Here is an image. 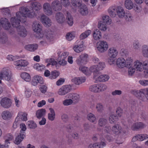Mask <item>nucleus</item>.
I'll return each instance as SVG.
<instances>
[{
	"instance_id": "nucleus-38",
	"label": "nucleus",
	"mask_w": 148,
	"mask_h": 148,
	"mask_svg": "<svg viewBox=\"0 0 148 148\" xmlns=\"http://www.w3.org/2000/svg\"><path fill=\"white\" fill-rule=\"evenodd\" d=\"M32 8L33 10H40L42 8L40 4L38 2H34L31 3Z\"/></svg>"
},
{
	"instance_id": "nucleus-53",
	"label": "nucleus",
	"mask_w": 148,
	"mask_h": 148,
	"mask_svg": "<svg viewBox=\"0 0 148 148\" xmlns=\"http://www.w3.org/2000/svg\"><path fill=\"white\" fill-rule=\"evenodd\" d=\"M88 120L90 122L94 123L96 120L95 116L92 113H89L87 115Z\"/></svg>"
},
{
	"instance_id": "nucleus-21",
	"label": "nucleus",
	"mask_w": 148,
	"mask_h": 148,
	"mask_svg": "<svg viewBox=\"0 0 148 148\" xmlns=\"http://www.w3.org/2000/svg\"><path fill=\"white\" fill-rule=\"evenodd\" d=\"M56 19L57 22L60 23H63L65 21V18L63 14L60 12L56 13Z\"/></svg>"
},
{
	"instance_id": "nucleus-55",
	"label": "nucleus",
	"mask_w": 148,
	"mask_h": 148,
	"mask_svg": "<svg viewBox=\"0 0 148 148\" xmlns=\"http://www.w3.org/2000/svg\"><path fill=\"white\" fill-rule=\"evenodd\" d=\"M117 119L118 117L117 116L114 114H112L110 116L109 120L110 123H112L115 121L117 120Z\"/></svg>"
},
{
	"instance_id": "nucleus-23",
	"label": "nucleus",
	"mask_w": 148,
	"mask_h": 148,
	"mask_svg": "<svg viewBox=\"0 0 148 148\" xmlns=\"http://www.w3.org/2000/svg\"><path fill=\"white\" fill-rule=\"evenodd\" d=\"M27 114L25 112H18L16 118H17L21 122L22 121H26L27 120Z\"/></svg>"
},
{
	"instance_id": "nucleus-44",
	"label": "nucleus",
	"mask_w": 148,
	"mask_h": 148,
	"mask_svg": "<svg viewBox=\"0 0 148 148\" xmlns=\"http://www.w3.org/2000/svg\"><path fill=\"white\" fill-rule=\"evenodd\" d=\"M133 47L136 51H140L141 45L138 40L134 41L133 43Z\"/></svg>"
},
{
	"instance_id": "nucleus-29",
	"label": "nucleus",
	"mask_w": 148,
	"mask_h": 148,
	"mask_svg": "<svg viewBox=\"0 0 148 148\" xmlns=\"http://www.w3.org/2000/svg\"><path fill=\"white\" fill-rule=\"evenodd\" d=\"M85 80V78L84 77H75L72 79V81L76 84L79 85L84 82Z\"/></svg>"
},
{
	"instance_id": "nucleus-2",
	"label": "nucleus",
	"mask_w": 148,
	"mask_h": 148,
	"mask_svg": "<svg viewBox=\"0 0 148 148\" xmlns=\"http://www.w3.org/2000/svg\"><path fill=\"white\" fill-rule=\"evenodd\" d=\"M133 60L130 57L124 58H119L116 61V64L119 68H123L124 67H129L132 65Z\"/></svg>"
},
{
	"instance_id": "nucleus-61",
	"label": "nucleus",
	"mask_w": 148,
	"mask_h": 148,
	"mask_svg": "<svg viewBox=\"0 0 148 148\" xmlns=\"http://www.w3.org/2000/svg\"><path fill=\"white\" fill-rule=\"evenodd\" d=\"M143 70V69L147 71L148 70V60H146L143 62L142 63ZM146 72L148 73L147 71Z\"/></svg>"
},
{
	"instance_id": "nucleus-4",
	"label": "nucleus",
	"mask_w": 148,
	"mask_h": 148,
	"mask_svg": "<svg viewBox=\"0 0 148 148\" xmlns=\"http://www.w3.org/2000/svg\"><path fill=\"white\" fill-rule=\"evenodd\" d=\"M12 74L10 71L7 68H5L2 69L0 72V79H5L7 81H12Z\"/></svg>"
},
{
	"instance_id": "nucleus-41",
	"label": "nucleus",
	"mask_w": 148,
	"mask_h": 148,
	"mask_svg": "<svg viewBox=\"0 0 148 148\" xmlns=\"http://www.w3.org/2000/svg\"><path fill=\"white\" fill-rule=\"evenodd\" d=\"M21 76L23 79L27 82H29L31 79L29 75L26 72L22 73L21 74Z\"/></svg>"
},
{
	"instance_id": "nucleus-19",
	"label": "nucleus",
	"mask_w": 148,
	"mask_h": 148,
	"mask_svg": "<svg viewBox=\"0 0 148 148\" xmlns=\"http://www.w3.org/2000/svg\"><path fill=\"white\" fill-rule=\"evenodd\" d=\"M0 23L6 29H8L10 27V22L8 21V19L5 18L1 19Z\"/></svg>"
},
{
	"instance_id": "nucleus-11",
	"label": "nucleus",
	"mask_w": 148,
	"mask_h": 148,
	"mask_svg": "<svg viewBox=\"0 0 148 148\" xmlns=\"http://www.w3.org/2000/svg\"><path fill=\"white\" fill-rule=\"evenodd\" d=\"M14 64L17 66V69L18 70H22V68L21 67L27 66L28 65V63L27 61L21 59L14 62Z\"/></svg>"
},
{
	"instance_id": "nucleus-17",
	"label": "nucleus",
	"mask_w": 148,
	"mask_h": 148,
	"mask_svg": "<svg viewBox=\"0 0 148 148\" xmlns=\"http://www.w3.org/2000/svg\"><path fill=\"white\" fill-rule=\"evenodd\" d=\"M118 6H112L109 8L108 12L109 15L112 17H115L117 15Z\"/></svg>"
},
{
	"instance_id": "nucleus-25",
	"label": "nucleus",
	"mask_w": 148,
	"mask_h": 148,
	"mask_svg": "<svg viewBox=\"0 0 148 148\" xmlns=\"http://www.w3.org/2000/svg\"><path fill=\"white\" fill-rule=\"evenodd\" d=\"M133 66L137 71H143L142 63L139 61L137 60L134 62Z\"/></svg>"
},
{
	"instance_id": "nucleus-39",
	"label": "nucleus",
	"mask_w": 148,
	"mask_h": 148,
	"mask_svg": "<svg viewBox=\"0 0 148 148\" xmlns=\"http://www.w3.org/2000/svg\"><path fill=\"white\" fill-rule=\"evenodd\" d=\"M107 123V120L106 118L102 117L99 118L98 124L99 126L102 127L105 125Z\"/></svg>"
},
{
	"instance_id": "nucleus-33",
	"label": "nucleus",
	"mask_w": 148,
	"mask_h": 148,
	"mask_svg": "<svg viewBox=\"0 0 148 148\" xmlns=\"http://www.w3.org/2000/svg\"><path fill=\"white\" fill-rule=\"evenodd\" d=\"M1 116L3 119L8 120L11 118L12 114L9 111L7 110L4 111L2 112Z\"/></svg>"
},
{
	"instance_id": "nucleus-59",
	"label": "nucleus",
	"mask_w": 148,
	"mask_h": 148,
	"mask_svg": "<svg viewBox=\"0 0 148 148\" xmlns=\"http://www.w3.org/2000/svg\"><path fill=\"white\" fill-rule=\"evenodd\" d=\"M125 20L127 21H130L132 20L133 16L130 13H126L124 17Z\"/></svg>"
},
{
	"instance_id": "nucleus-13",
	"label": "nucleus",
	"mask_w": 148,
	"mask_h": 148,
	"mask_svg": "<svg viewBox=\"0 0 148 148\" xmlns=\"http://www.w3.org/2000/svg\"><path fill=\"white\" fill-rule=\"evenodd\" d=\"M44 80L43 78L40 76L37 75L34 76L32 79V84L35 86L38 83L42 84L43 83Z\"/></svg>"
},
{
	"instance_id": "nucleus-27",
	"label": "nucleus",
	"mask_w": 148,
	"mask_h": 148,
	"mask_svg": "<svg viewBox=\"0 0 148 148\" xmlns=\"http://www.w3.org/2000/svg\"><path fill=\"white\" fill-rule=\"evenodd\" d=\"M99 136H100L99 139L101 141L97 142L98 148H103L106 146V142L105 141L103 134H100Z\"/></svg>"
},
{
	"instance_id": "nucleus-48",
	"label": "nucleus",
	"mask_w": 148,
	"mask_h": 148,
	"mask_svg": "<svg viewBox=\"0 0 148 148\" xmlns=\"http://www.w3.org/2000/svg\"><path fill=\"white\" fill-rule=\"evenodd\" d=\"M91 33V31L90 30H88L84 33H82L80 36V38L81 40H83L87 38L89 35Z\"/></svg>"
},
{
	"instance_id": "nucleus-32",
	"label": "nucleus",
	"mask_w": 148,
	"mask_h": 148,
	"mask_svg": "<svg viewBox=\"0 0 148 148\" xmlns=\"http://www.w3.org/2000/svg\"><path fill=\"white\" fill-rule=\"evenodd\" d=\"M93 36L94 39L96 40H99L101 38V33L99 29H97L94 31Z\"/></svg>"
},
{
	"instance_id": "nucleus-26",
	"label": "nucleus",
	"mask_w": 148,
	"mask_h": 148,
	"mask_svg": "<svg viewBox=\"0 0 148 148\" xmlns=\"http://www.w3.org/2000/svg\"><path fill=\"white\" fill-rule=\"evenodd\" d=\"M80 6V8L79 10L80 14L82 15L87 14L88 13V10L87 6L84 4H82Z\"/></svg>"
},
{
	"instance_id": "nucleus-5",
	"label": "nucleus",
	"mask_w": 148,
	"mask_h": 148,
	"mask_svg": "<svg viewBox=\"0 0 148 148\" xmlns=\"http://www.w3.org/2000/svg\"><path fill=\"white\" fill-rule=\"evenodd\" d=\"M94 77L97 82L107 81L110 78L109 76L107 75H101L100 72L94 73Z\"/></svg>"
},
{
	"instance_id": "nucleus-37",
	"label": "nucleus",
	"mask_w": 148,
	"mask_h": 148,
	"mask_svg": "<svg viewBox=\"0 0 148 148\" xmlns=\"http://www.w3.org/2000/svg\"><path fill=\"white\" fill-rule=\"evenodd\" d=\"M49 110L50 111V113L48 114V119L51 121H53L55 118V113L54 110L52 108H50Z\"/></svg>"
},
{
	"instance_id": "nucleus-40",
	"label": "nucleus",
	"mask_w": 148,
	"mask_h": 148,
	"mask_svg": "<svg viewBox=\"0 0 148 148\" xmlns=\"http://www.w3.org/2000/svg\"><path fill=\"white\" fill-rule=\"evenodd\" d=\"M143 56L145 57H148V46L146 45H143L142 48Z\"/></svg>"
},
{
	"instance_id": "nucleus-36",
	"label": "nucleus",
	"mask_w": 148,
	"mask_h": 148,
	"mask_svg": "<svg viewBox=\"0 0 148 148\" xmlns=\"http://www.w3.org/2000/svg\"><path fill=\"white\" fill-rule=\"evenodd\" d=\"M66 20L67 23L70 26H71L73 23L72 16L69 12H66Z\"/></svg>"
},
{
	"instance_id": "nucleus-51",
	"label": "nucleus",
	"mask_w": 148,
	"mask_h": 148,
	"mask_svg": "<svg viewBox=\"0 0 148 148\" xmlns=\"http://www.w3.org/2000/svg\"><path fill=\"white\" fill-rule=\"evenodd\" d=\"M4 138L5 140V143L7 144L8 143H10V141L13 139V137L10 134H8L5 136Z\"/></svg>"
},
{
	"instance_id": "nucleus-58",
	"label": "nucleus",
	"mask_w": 148,
	"mask_h": 148,
	"mask_svg": "<svg viewBox=\"0 0 148 148\" xmlns=\"http://www.w3.org/2000/svg\"><path fill=\"white\" fill-rule=\"evenodd\" d=\"M96 108L98 112H101L104 109V106L101 103H98L96 106Z\"/></svg>"
},
{
	"instance_id": "nucleus-12",
	"label": "nucleus",
	"mask_w": 148,
	"mask_h": 148,
	"mask_svg": "<svg viewBox=\"0 0 148 148\" xmlns=\"http://www.w3.org/2000/svg\"><path fill=\"white\" fill-rule=\"evenodd\" d=\"M0 103L1 106L4 108H8L11 106V101L7 97H4L2 99Z\"/></svg>"
},
{
	"instance_id": "nucleus-10",
	"label": "nucleus",
	"mask_w": 148,
	"mask_h": 148,
	"mask_svg": "<svg viewBox=\"0 0 148 148\" xmlns=\"http://www.w3.org/2000/svg\"><path fill=\"white\" fill-rule=\"evenodd\" d=\"M88 55L86 53L81 54L77 59L76 62L77 64L80 66L85 64L87 61Z\"/></svg>"
},
{
	"instance_id": "nucleus-52",
	"label": "nucleus",
	"mask_w": 148,
	"mask_h": 148,
	"mask_svg": "<svg viewBox=\"0 0 148 148\" xmlns=\"http://www.w3.org/2000/svg\"><path fill=\"white\" fill-rule=\"evenodd\" d=\"M98 84H96L90 86L89 88L90 90L94 92H99Z\"/></svg>"
},
{
	"instance_id": "nucleus-64",
	"label": "nucleus",
	"mask_w": 148,
	"mask_h": 148,
	"mask_svg": "<svg viewBox=\"0 0 148 148\" xmlns=\"http://www.w3.org/2000/svg\"><path fill=\"white\" fill-rule=\"evenodd\" d=\"M21 123L19 120H18L17 118H16L15 121L13 125V127L14 129L16 128L18 125L20 124Z\"/></svg>"
},
{
	"instance_id": "nucleus-45",
	"label": "nucleus",
	"mask_w": 148,
	"mask_h": 148,
	"mask_svg": "<svg viewBox=\"0 0 148 148\" xmlns=\"http://www.w3.org/2000/svg\"><path fill=\"white\" fill-rule=\"evenodd\" d=\"M71 3L73 6L76 7H79L82 4V0H71Z\"/></svg>"
},
{
	"instance_id": "nucleus-49",
	"label": "nucleus",
	"mask_w": 148,
	"mask_h": 148,
	"mask_svg": "<svg viewBox=\"0 0 148 148\" xmlns=\"http://www.w3.org/2000/svg\"><path fill=\"white\" fill-rule=\"evenodd\" d=\"M103 21L104 23L107 24H110L111 23L112 20L108 16H105L102 17Z\"/></svg>"
},
{
	"instance_id": "nucleus-30",
	"label": "nucleus",
	"mask_w": 148,
	"mask_h": 148,
	"mask_svg": "<svg viewBox=\"0 0 148 148\" xmlns=\"http://www.w3.org/2000/svg\"><path fill=\"white\" fill-rule=\"evenodd\" d=\"M126 13L125 12L123 8L121 6H118L117 14L118 17L121 18L124 17Z\"/></svg>"
},
{
	"instance_id": "nucleus-63",
	"label": "nucleus",
	"mask_w": 148,
	"mask_h": 148,
	"mask_svg": "<svg viewBox=\"0 0 148 148\" xmlns=\"http://www.w3.org/2000/svg\"><path fill=\"white\" fill-rule=\"evenodd\" d=\"M75 37V35L74 34H73L71 33H68L66 36L67 39L69 40L70 41L72 40Z\"/></svg>"
},
{
	"instance_id": "nucleus-24",
	"label": "nucleus",
	"mask_w": 148,
	"mask_h": 148,
	"mask_svg": "<svg viewBox=\"0 0 148 148\" xmlns=\"http://www.w3.org/2000/svg\"><path fill=\"white\" fill-rule=\"evenodd\" d=\"M144 125L141 122L134 123L132 126L131 128L133 130H137L144 128Z\"/></svg>"
},
{
	"instance_id": "nucleus-20",
	"label": "nucleus",
	"mask_w": 148,
	"mask_h": 148,
	"mask_svg": "<svg viewBox=\"0 0 148 148\" xmlns=\"http://www.w3.org/2000/svg\"><path fill=\"white\" fill-rule=\"evenodd\" d=\"M68 97L73 100L74 103H77L79 100V95L76 93H71L68 95Z\"/></svg>"
},
{
	"instance_id": "nucleus-34",
	"label": "nucleus",
	"mask_w": 148,
	"mask_h": 148,
	"mask_svg": "<svg viewBox=\"0 0 148 148\" xmlns=\"http://www.w3.org/2000/svg\"><path fill=\"white\" fill-rule=\"evenodd\" d=\"M38 48L37 44H35L32 45H29L25 47L26 49L31 51H34L36 50Z\"/></svg>"
},
{
	"instance_id": "nucleus-50",
	"label": "nucleus",
	"mask_w": 148,
	"mask_h": 148,
	"mask_svg": "<svg viewBox=\"0 0 148 148\" xmlns=\"http://www.w3.org/2000/svg\"><path fill=\"white\" fill-rule=\"evenodd\" d=\"M8 41V37L6 34H3L0 36V42L5 43Z\"/></svg>"
},
{
	"instance_id": "nucleus-8",
	"label": "nucleus",
	"mask_w": 148,
	"mask_h": 148,
	"mask_svg": "<svg viewBox=\"0 0 148 148\" xmlns=\"http://www.w3.org/2000/svg\"><path fill=\"white\" fill-rule=\"evenodd\" d=\"M146 89H141L140 90H133L132 91V93L137 97L141 100H143L145 98V94L147 93Z\"/></svg>"
},
{
	"instance_id": "nucleus-56",
	"label": "nucleus",
	"mask_w": 148,
	"mask_h": 148,
	"mask_svg": "<svg viewBox=\"0 0 148 148\" xmlns=\"http://www.w3.org/2000/svg\"><path fill=\"white\" fill-rule=\"evenodd\" d=\"M99 92L103 91L107 88L106 86L103 84H98Z\"/></svg>"
},
{
	"instance_id": "nucleus-3",
	"label": "nucleus",
	"mask_w": 148,
	"mask_h": 148,
	"mask_svg": "<svg viewBox=\"0 0 148 148\" xmlns=\"http://www.w3.org/2000/svg\"><path fill=\"white\" fill-rule=\"evenodd\" d=\"M65 59L64 58L60 57V56H59L58 58V60L59 65L53 58L46 59L45 61L46 62L48 63L47 65V66H48L50 65L51 64L52 65H56V69H58L59 68V65L64 66L66 64L67 62L65 60Z\"/></svg>"
},
{
	"instance_id": "nucleus-6",
	"label": "nucleus",
	"mask_w": 148,
	"mask_h": 148,
	"mask_svg": "<svg viewBox=\"0 0 148 148\" xmlns=\"http://www.w3.org/2000/svg\"><path fill=\"white\" fill-rule=\"evenodd\" d=\"M105 62H99L97 65H93L91 66L90 68L91 72L93 73H96L100 72V71L102 70L105 67Z\"/></svg>"
},
{
	"instance_id": "nucleus-16",
	"label": "nucleus",
	"mask_w": 148,
	"mask_h": 148,
	"mask_svg": "<svg viewBox=\"0 0 148 148\" xmlns=\"http://www.w3.org/2000/svg\"><path fill=\"white\" fill-rule=\"evenodd\" d=\"M32 27L34 31L37 33H40L42 31V26L38 21L33 22Z\"/></svg>"
},
{
	"instance_id": "nucleus-15",
	"label": "nucleus",
	"mask_w": 148,
	"mask_h": 148,
	"mask_svg": "<svg viewBox=\"0 0 148 148\" xmlns=\"http://www.w3.org/2000/svg\"><path fill=\"white\" fill-rule=\"evenodd\" d=\"M25 133L20 132L19 134L16 136L14 143L17 145H18L23 141L24 138L25 137Z\"/></svg>"
},
{
	"instance_id": "nucleus-14",
	"label": "nucleus",
	"mask_w": 148,
	"mask_h": 148,
	"mask_svg": "<svg viewBox=\"0 0 148 148\" xmlns=\"http://www.w3.org/2000/svg\"><path fill=\"white\" fill-rule=\"evenodd\" d=\"M40 19L42 23L46 27H49L51 25V20L45 15L43 14L42 15Z\"/></svg>"
},
{
	"instance_id": "nucleus-22",
	"label": "nucleus",
	"mask_w": 148,
	"mask_h": 148,
	"mask_svg": "<svg viewBox=\"0 0 148 148\" xmlns=\"http://www.w3.org/2000/svg\"><path fill=\"white\" fill-rule=\"evenodd\" d=\"M108 51V55L110 57L115 58L118 54V51L117 50L113 47L110 48Z\"/></svg>"
},
{
	"instance_id": "nucleus-31",
	"label": "nucleus",
	"mask_w": 148,
	"mask_h": 148,
	"mask_svg": "<svg viewBox=\"0 0 148 148\" xmlns=\"http://www.w3.org/2000/svg\"><path fill=\"white\" fill-rule=\"evenodd\" d=\"M85 48V46L82 44L75 45L73 47V49L76 52L79 53L84 50Z\"/></svg>"
},
{
	"instance_id": "nucleus-60",
	"label": "nucleus",
	"mask_w": 148,
	"mask_h": 148,
	"mask_svg": "<svg viewBox=\"0 0 148 148\" xmlns=\"http://www.w3.org/2000/svg\"><path fill=\"white\" fill-rule=\"evenodd\" d=\"M27 124L30 128L35 129L37 127L36 124L33 121H28Z\"/></svg>"
},
{
	"instance_id": "nucleus-47",
	"label": "nucleus",
	"mask_w": 148,
	"mask_h": 148,
	"mask_svg": "<svg viewBox=\"0 0 148 148\" xmlns=\"http://www.w3.org/2000/svg\"><path fill=\"white\" fill-rule=\"evenodd\" d=\"M91 33V31L90 30H88L84 33H82L80 36V38L81 40H83L87 38L89 35Z\"/></svg>"
},
{
	"instance_id": "nucleus-42",
	"label": "nucleus",
	"mask_w": 148,
	"mask_h": 148,
	"mask_svg": "<svg viewBox=\"0 0 148 148\" xmlns=\"http://www.w3.org/2000/svg\"><path fill=\"white\" fill-rule=\"evenodd\" d=\"M125 5L126 8L129 10L132 9L133 7V3L131 0H126L125 2Z\"/></svg>"
},
{
	"instance_id": "nucleus-1",
	"label": "nucleus",
	"mask_w": 148,
	"mask_h": 148,
	"mask_svg": "<svg viewBox=\"0 0 148 148\" xmlns=\"http://www.w3.org/2000/svg\"><path fill=\"white\" fill-rule=\"evenodd\" d=\"M34 15V12H30L27 8H25L22 11L17 12L15 17L11 18L10 22L12 26L17 29L18 34L21 36L25 37L27 36V33L24 27L21 26L19 28L20 26V22L24 23L26 21L27 16L32 18Z\"/></svg>"
},
{
	"instance_id": "nucleus-54",
	"label": "nucleus",
	"mask_w": 148,
	"mask_h": 148,
	"mask_svg": "<svg viewBox=\"0 0 148 148\" xmlns=\"http://www.w3.org/2000/svg\"><path fill=\"white\" fill-rule=\"evenodd\" d=\"M128 52L126 49H122L120 52V53L121 56L124 57V58L126 59V58L129 57L128 55Z\"/></svg>"
},
{
	"instance_id": "nucleus-18",
	"label": "nucleus",
	"mask_w": 148,
	"mask_h": 148,
	"mask_svg": "<svg viewBox=\"0 0 148 148\" xmlns=\"http://www.w3.org/2000/svg\"><path fill=\"white\" fill-rule=\"evenodd\" d=\"M44 11L45 13L48 15H51L52 13V10L49 4L45 3L43 5Z\"/></svg>"
},
{
	"instance_id": "nucleus-62",
	"label": "nucleus",
	"mask_w": 148,
	"mask_h": 148,
	"mask_svg": "<svg viewBox=\"0 0 148 148\" xmlns=\"http://www.w3.org/2000/svg\"><path fill=\"white\" fill-rule=\"evenodd\" d=\"M131 65L129 67H128V74L129 75H132L135 72V69L133 68V67H131Z\"/></svg>"
},
{
	"instance_id": "nucleus-28",
	"label": "nucleus",
	"mask_w": 148,
	"mask_h": 148,
	"mask_svg": "<svg viewBox=\"0 0 148 148\" xmlns=\"http://www.w3.org/2000/svg\"><path fill=\"white\" fill-rule=\"evenodd\" d=\"M46 113V110L45 109H42L37 110L36 112V116L39 119L44 117Z\"/></svg>"
},
{
	"instance_id": "nucleus-43",
	"label": "nucleus",
	"mask_w": 148,
	"mask_h": 148,
	"mask_svg": "<svg viewBox=\"0 0 148 148\" xmlns=\"http://www.w3.org/2000/svg\"><path fill=\"white\" fill-rule=\"evenodd\" d=\"M98 25L99 29L103 31H105L107 28L106 24L104 23L102 21L99 22Z\"/></svg>"
},
{
	"instance_id": "nucleus-9",
	"label": "nucleus",
	"mask_w": 148,
	"mask_h": 148,
	"mask_svg": "<svg viewBox=\"0 0 148 148\" xmlns=\"http://www.w3.org/2000/svg\"><path fill=\"white\" fill-rule=\"evenodd\" d=\"M72 86L71 85H66L61 87L58 90V94L60 95H64L72 90Z\"/></svg>"
},
{
	"instance_id": "nucleus-57",
	"label": "nucleus",
	"mask_w": 148,
	"mask_h": 148,
	"mask_svg": "<svg viewBox=\"0 0 148 148\" xmlns=\"http://www.w3.org/2000/svg\"><path fill=\"white\" fill-rule=\"evenodd\" d=\"M34 67L38 71H42L44 69L45 67L43 65H40L39 64L37 63L34 65Z\"/></svg>"
},
{
	"instance_id": "nucleus-46",
	"label": "nucleus",
	"mask_w": 148,
	"mask_h": 148,
	"mask_svg": "<svg viewBox=\"0 0 148 148\" xmlns=\"http://www.w3.org/2000/svg\"><path fill=\"white\" fill-rule=\"evenodd\" d=\"M59 73L56 71H54L51 73L50 76L49 78L51 79H55L59 75Z\"/></svg>"
},
{
	"instance_id": "nucleus-7",
	"label": "nucleus",
	"mask_w": 148,
	"mask_h": 148,
	"mask_svg": "<svg viewBox=\"0 0 148 148\" xmlns=\"http://www.w3.org/2000/svg\"><path fill=\"white\" fill-rule=\"evenodd\" d=\"M108 46L107 42L103 40L99 41L97 44V48L101 53L106 51L108 48Z\"/></svg>"
},
{
	"instance_id": "nucleus-35",
	"label": "nucleus",
	"mask_w": 148,
	"mask_h": 148,
	"mask_svg": "<svg viewBox=\"0 0 148 148\" xmlns=\"http://www.w3.org/2000/svg\"><path fill=\"white\" fill-rule=\"evenodd\" d=\"M121 127L120 125L119 124H115L112 127V130L114 133L118 134L121 133Z\"/></svg>"
}]
</instances>
